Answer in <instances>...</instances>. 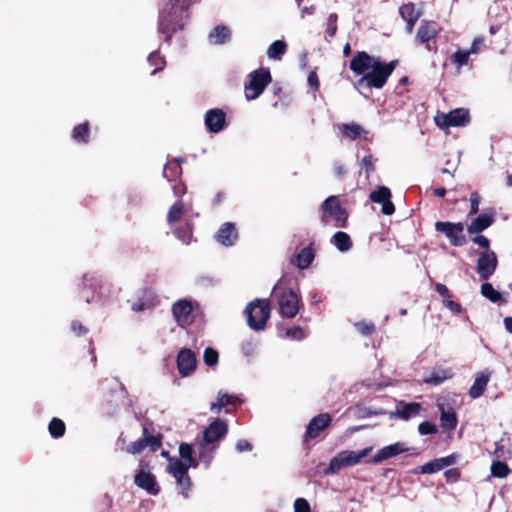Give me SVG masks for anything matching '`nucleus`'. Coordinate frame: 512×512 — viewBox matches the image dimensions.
Wrapping results in <instances>:
<instances>
[{
	"instance_id": "obj_57",
	"label": "nucleus",
	"mask_w": 512,
	"mask_h": 512,
	"mask_svg": "<svg viewBox=\"0 0 512 512\" xmlns=\"http://www.w3.org/2000/svg\"><path fill=\"white\" fill-rule=\"evenodd\" d=\"M310 505L304 498H297L294 502V512H310Z\"/></svg>"
},
{
	"instance_id": "obj_48",
	"label": "nucleus",
	"mask_w": 512,
	"mask_h": 512,
	"mask_svg": "<svg viewBox=\"0 0 512 512\" xmlns=\"http://www.w3.org/2000/svg\"><path fill=\"white\" fill-rule=\"evenodd\" d=\"M399 13L404 20H411L413 17H419V13L416 12L413 3L403 4L399 8Z\"/></svg>"
},
{
	"instance_id": "obj_27",
	"label": "nucleus",
	"mask_w": 512,
	"mask_h": 512,
	"mask_svg": "<svg viewBox=\"0 0 512 512\" xmlns=\"http://www.w3.org/2000/svg\"><path fill=\"white\" fill-rule=\"evenodd\" d=\"M454 373L451 368L434 369L428 376L423 378V382L430 386H439L444 381L451 379Z\"/></svg>"
},
{
	"instance_id": "obj_5",
	"label": "nucleus",
	"mask_w": 512,
	"mask_h": 512,
	"mask_svg": "<svg viewBox=\"0 0 512 512\" xmlns=\"http://www.w3.org/2000/svg\"><path fill=\"white\" fill-rule=\"evenodd\" d=\"M273 294L277 298L281 317L292 319L298 314L301 298L292 288L277 284L273 288Z\"/></svg>"
},
{
	"instance_id": "obj_12",
	"label": "nucleus",
	"mask_w": 512,
	"mask_h": 512,
	"mask_svg": "<svg viewBox=\"0 0 512 512\" xmlns=\"http://www.w3.org/2000/svg\"><path fill=\"white\" fill-rule=\"evenodd\" d=\"M497 255L494 251H483L477 260V273L481 280H488L496 271Z\"/></svg>"
},
{
	"instance_id": "obj_46",
	"label": "nucleus",
	"mask_w": 512,
	"mask_h": 512,
	"mask_svg": "<svg viewBox=\"0 0 512 512\" xmlns=\"http://www.w3.org/2000/svg\"><path fill=\"white\" fill-rule=\"evenodd\" d=\"M153 304V299L145 292L142 297H139L137 301L132 304L131 308L134 312H142L151 308Z\"/></svg>"
},
{
	"instance_id": "obj_26",
	"label": "nucleus",
	"mask_w": 512,
	"mask_h": 512,
	"mask_svg": "<svg viewBox=\"0 0 512 512\" xmlns=\"http://www.w3.org/2000/svg\"><path fill=\"white\" fill-rule=\"evenodd\" d=\"M216 240L224 246H232L238 239V232L234 223L226 222L220 226L216 235Z\"/></svg>"
},
{
	"instance_id": "obj_47",
	"label": "nucleus",
	"mask_w": 512,
	"mask_h": 512,
	"mask_svg": "<svg viewBox=\"0 0 512 512\" xmlns=\"http://www.w3.org/2000/svg\"><path fill=\"white\" fill-rule=\"evenodd\" d=\"M354 327L362 336H370L376 331L374 323L364 320L356 322Z\"/></svg>"
},
{
	"instance_id": "obj_22",
	"label": "nucleus",
	"mask_w": 512,
	"mask_h": 512,
	"mask_svg": "<svg viewBox=\"0 0 512 512\" xmlns=\"http://www.w3.org/2000/svg\"><path fill=\"white\" fill-rule=\"evenodd\" d=\"M422 405L418 402H405L399 401L396 404V409L391 413V417H395L404 421L415 418L420 414Z\"/></svg>"
},
{
	"instance_id": "obj_50",
	"label": "nucleus",
	"mask_w": 512,
	"mask_h": 512,
	"mask_svg": "<svg viewBox=\"0 0 512 512\" xmlns=\"http://www.w3.org/2000/svg\"><path fill=\"white\" fill-rule=\"evenodd\" d=\"M440 470L442 469L437 458L419 467V472L422 474H433Z\"/></svg>"
},
{
	"instance_id": "obj_6",
	"label": "nucleus",
	"mask_w": 512,
	"mask_h": 512,
	"mask_svg": "<svg viewBox=\"0 0 512 512\" xmlns=\"http://www.w3.org/2000/svg\"><path fill=\"white\" fill-rule=\"evenodd\" d=\"M249 81L245 83V97L248 101L257 99L271 83L272 76L268 68H259L248 75Z\"/></svg>"
},
{
	"instance_id": "obj_31",
	"label": "nucleus",
	"mask_w": 512,
	"mask_h": 512,
	"mask_svg": "<svg viewBox=\"0 0 512 512\" xmlns=\"http://www.w3.org/2000/svg\"><path fill=\"white\" fill-rule=\"evenodd\" d=\"M313 243H310L309 246L301 249L299 251V253L297 254L296 256V265L300 268V269H307L311 263L313 262L314 260V257H315V251L313 249Z\"/></svg>"
},
{
	"instance_id": "obj_4",
	"label": "nucleus",
	"mask_w": 512,
	"mask_h": 512,
	"mask_svg": "<svg viewBox=\"0 0 512 512\" xmlns=\"http://www.w3.org/2000/svg\"><path fill=\"white\" fill-rule=\"evenodd\" d=\"M321 223L326 226L332 220L337 228H346L348 225V212L341 205L339 196L327 197L320 206Z\"/></svg>"
},
{
	"instance_id": "obj_3",
	"label": "nucleus",
	"mask_w": 512,
	"mask_h": 512,
	"mask_svg": "<svg viewBox=\"0 0 512 512\" xmlns=\"http://www.w3.org/2000/svg\"><path fill=\"white\" fill-rule=\"evenodd\" d=\"M271 303L269 299H254L245 308L247 325L254 331H262L266 328L271 316Z\"/></svg>"
},
{
	"instance_id": "obj_23",
	"label": "nucleus",
	"mask_w": 512,
	"mask_h": 512,
	"mask_svg": "<svg viewBox=\"0 0 512 512\" xmlns=\"http://www.w3.org/2000/svg\"><path fill=\"white\" fill-rule=\"evenodd\" d=\"M441 427L446 431L455 430L458 418L454 408L450 404L437 403Z\"/></svg>"
},
{
	"instance_id": "obj_58",
	"label": "nucleus",
	"mask_w": 512,
	"mask_h": 512,
	"mask_svg": "<svg viewBox=\"0 0 512 512\" xmlns=\"http://www.w3.org/2000/svg\"><path fill=\"white\" fill-rule=\"evenodd\" d=\"M444 476L448 483H454L460 479L461 472L458 468H451L445 471Z\"/></svg>"
},
{
	"instance_id": "obj_15",
	"label": "nucleus",
	"mask_w": 512,
	"mask_h": 512,
	"mask_svg": "<svg viewBox=\"0 0 512 512\" xmlns=\"http://www.w3.org/2000/svg\"><path fill=\"white\" fill-rule=\"evenodd\" d=\"M332 418L328 413H321L313 417L307 425L304 442L317 438L331 424Z\"/></svg>"
},
{
	"instance_id": "obj_33",
	"label": "nucleus",
	"mask_w": 512,
	"mask_h": 512,
	"mask_svg": "<svg viewBox=\"0 0 512 512\" xmlns=\"http://www.w3.org/2000/svg\"><path fill=\"white\" fill-rule=\"evenodd\" d=\"M90 137V124L88 121L76 125L72 130V139L78 143L87 144Z\"/></svg>"
},
{
	"instance_id": "obj_61",
	"label": "nucleus",
	"mask_w": 512,
	"mask_h": 512,
	"mask_svg": "<svg viewBox=\"0 0 512 512\" xmlns=\"http://www.w3.org/2000/svg\"><path fill=\"white\" fill-rule=\"evenodd\" d=\"M456 460H457L456 454H451L446 457L437 458V461H439V464L441 465V469H444L445 467L455 464Z\"/></svg>"
},
{
	"instance_id": "obj_29",
	"label": "nucleus",
	"mask_w": 512,
	"mask_h": 512,
	"mask_svg": "<svg viewBox=\"0 0 512 512\" xmlns=\"http://www.w3.org/2000/svg\"><path fill=\"white\" fill-rule=\"evenodd\" d=\"M237 401V396L219 391L216 402H212L210 405V410L216 413H220L221 410L225 407H235Z\"/></svg>"
},
{
	"instance_id": "obj_64",
	"label": "nucleus",
	"mask_w": 512,
	"mask_h": 512,
	"mask_svg": "<svg viewBox=\"0 0 512 512\" xmlns=\"http://www.w3.org/2000/svg\"><path fill=\"white\" fill-rule=\"evenodd\" d=\"M435 290L443 299H450L452 297V294L447 286L442 283H437L435 285Z\"/></svg>"
},
{
	"instance_id": "obj_38",
	"label": "nucleus",
	"mask_w": 512,
	"mask_h": 512,
	"mask_svg": "<svg viewBox=\"0 0 512 512\" xmlns=\"http://www.w3.org/2000/svg\"><path fill=\"white\" fill-rule=\"evenodd\" d=\"M471 53L469 50L458 49L450 56V61L459 71L463 66L469 64Z\"/></svg>"
},
{
	"instance_id": "obj_17",
	"label": "nucleus",
	"mask_w": 512,
	"mask_h": 512,
	"mask_svg": "<svg viewBox=\"0 0 512 512\" xmlns=\"http://www.w3.org/2000/svg\"><path fill=\"white\" fill-rule=\"evenodd\" d=\"M391 190L386 186H378L377 190L372 191L369 199L374 203L382 205L381 212L384 215H392L395 212V206L391 201Z\"/></svg>"
},
{
	"instance_id": "obj_37",
	"label": "nucleus",
	"mask_w": 512,
	"mask_h": 512,
	"mask_svg": "<svg viewBox=\"0 0 512 512\" xmlns=\"http://www.w3.org/2000/svg\"><path fill=\"white\" fill-rule=\"evenodd\" d=\"M173 233L175 237L184 244H190L193 238V224L187 222L184 225L177 227Z\"/></svg>"
},
{
	"instance_id": "obj_55",
	"label": "nucleus",
	"mask_w": 512,
	"mask_h": 512,
	"mask_svg": "<svg viewBox=\"0 0 512 512\" xmlns=\"http://www.w3.org/2000/svg\"><path fill=\"white\" fill-rule=\"evenodd\" d=\"M173 182H174V184L172 185V190H173L174 195L178 198L183 197L187 192V187H186L185 183L183 181H181L180 179L173 181Z\"/></svg>"
},
{
	"instance_id": "obj_34",
	"label": "nucleus",
	"mask_w": 512,
	"mask_h": 512,
	"mask_svg": "<svg viewBox=\"0 0 512 512\" xmlns=\"http://www.w3.org/2000/svg\"><path fill=\"white\" fill-rule=\"evenodd\" d=\"M179 455L183 459L181 460L183 464L189 465V468H196L198 466V460L193 457L192 445L181 443L179 446Z\"/></svg>"
},
{
	"instance_id": "obj_1",
	"label": "nucleus",
	"mask_w": 512,
	"mask_h": 512,
	"mask_svg": "<svg viewBox=\"0 0 512 512\" xmlns=\"http://www.w3.org/2000/svg\"><path fill=\"white\" fill-rule=\"evenodd\" d=\"M191 0H166L158 12V32L163 34L165 42L170 44L172 37L182 31L190 17Z\"/></svg>"
},
{
	"instance_id": "obj_59",
	"label": "nucleus",
	"mask_w": 512,
	"mask_h": 512,
	"mask_svg": "<svg viewBox=\"0 0 512 512\" xmlns=\"http://www.w3.org/2000/svg\"><path fill=\"white\" fill-rule=\"evenodd\" d=\"M71 330L76 336H83L88 333V328L85 327L80 321L74 320L71 323Z\"/></svg>"
},
{
	"instance_id": "obj_14",
	"label": "nucleus",
	"mask_w": 512,
	"mask_h": 512,
	"mask_svg": "<svg viewBox=\"0 0 512 512\" xmlns=\"http://www.w3.org/2000/svg\"><path fill=\"white\" fill-rule=\"evenodd\" d=\"M379 58L371 56L366 51H357L352 57L349 69L358 76L366 74Z\"/></svg>"
},
{
	"instance_id": "obj_43",
	"label": "nucleus",
	"mask_w": 512,
	"mask_h": 512,
	"mask_svg": "<svg viewBox=\"0 0 512 512\" xmlns=\"http://www.w3.org/2000/svg\"><path fill=\"white\" fill-rule=\"evenodd\" d=\"M491 475L496 478H505L507 477L511 470L508 465L500 460H495L492 462L491 467Z\"/></svg>"
},
{
	"instance_id": "obj_63",
	"label": "nucleus",
	"mask_w": 512,
	"mask_h": 512,
	"mask_svg": "<svg viewBox=\"0 0 512 512\" xmlns=\"http://www.w3.org/2000/svg\"><path fill=\"white\" fill-rule=\"evenodd\" d=\"M307 81H308V84L309 86L314 90V91H318L319 90V87H320V82H319V78H318V75L315 71H311L308 75V78H307Z\"/></svg>"
},
{
	"instance_id": "obj_40",
	"label": "nucleus",
	"mask_w": 512,
	"mask_h": 512,
	"mask_svg": "<svg viewBox=\"0 0 512 512\" xmlns=\"http://www.w3.org/2000/svg\"><path fill=\"white\" fill-rule=\"evenodd\" d=\"M185 213V207L181 200L176 201L168 210L167 222L173 224L181 219Z\"/></svg>"
},
{
	"instance_id": "obj_42",
	"label": "nucleus",
	"mask_w": 512,
	"mask_h": 512,
	"mask_svg": "<svg viewBox=\"0 0 512 512\" xmlns=\"http://www.w3.org/2000/svg\"><path fill=\"white\" fill-rule=\"evenodd\" d=\"M148 63L151 65V66H154L155 68L153 69V71L151 72V75H155L157 72L161 71L164 69L165 65H166V60L164 58V56H162L160 54L159 51H153L149 54L148 58Z\"/></svg>"
},
{
	"instance_id": "obj_13",
	"label": "nucleus",
	"mask_w": 512,
	"mask_h": 512,
	"mask_svg": "<svg viewBox=\"0 0 512 512\" xmlns=\"http://www.w3.org/2000/svg\"><path fill=\"white\" fill-rule=\"evenodd\" d=\"M162 445L161 438L151 435L146 427L143 428V437L132 442L127 451L131 454H140L146 447L152 452H156Z\"/></svg>"
},
{
	"instance_id": "obj_41",
	"label": "nucleus",
	"mask_w": 512,
	"mask_h": 512,
	"mask_svg": "<svg viewBox=\"0 0 512 512\" xmlns=\"http://www.w3.org/2000/svg\"><path fill=\"white\" fill-rule=\"evenodd\" d=\"M48 431H49L51 437L57 439V438L62 437L65 434L66 425L61 419L54 417L49 422Z\"/></svg>"
},
{
	"instance_id": "obj_35",
	"label": "nucleus",
	"mask_w": 512,
	"mask_h": 512,
	"mask_svg": "<svg viewBox=\"0 0 512 512\" xmlns=\"http://www.w3.org/2000/svg\"><path fill=\"white\" fill-rule=\"evenodd\" d=\"M480 292L483 297L491 301L492 303H505L501 293L494 289L493 285L489 282H485L481 285Z\"/></svg>"
},
{
	"instance_id": "obj_60",
	"label": "nucleus",
	"mask_w": 512,
	"mask_h": 512,
	"mask_svg": "<svg viewBox=\"0 0 512 512\" xmlns=\"http://www.w3.org/2000/svg\"><path fill=\"white\" fill-rule=\"evenodd\" d=\"M472 242L482 247L485 251H491L490 250V241L489 239L484 235H476L472 238Z\"/></svg>"
},
{
	"instance_id": "obj_7",
	"label": "nucleus",
	"mask_w": 512,
	"mask_h": 512,
	"mask_svg": "<svg viewBox=\"0 0 512 512\" xmlns=\"http://www.w3.org/2000/svg\"><path fill=\"white\" fill-rule=\"evenodd\" d=\"M167 470L175 477L179 493L188 498L192 487V480L188 474L189 465H184L180 459H170Z\"/></svg>"
},
{
	"instance_id": "obj_52",
	"label": "nucleus",
	"mask_w": 512,
	"mask_h": 512,
	"mask_svg": "<svg viewBox=\"0 0 512 512\" xmlns=\"http://www.w3.org/2000/svg\"><path fill=\"white\" fill-rule=\"evenodd\" d=\"M470 210L468 212L469 216L476 214L479 211V204L481 201V197L478 192H472L470 194Z\"/></svg>"
},
{
	"instance_id": "obj_32",
	"label": "nucleus",
	"mask_w": 512,
	"mask_h": 512,
	"mask_svg": "<svg viewBox=\"0 0 512 512\" xmlns=\"http://www.w3.org/2000/svg\"><path fill=\"white\" fill-rule=\"evenodd\" d=\"M331 243L341 252H346L353 246L350 236L343 231H337L332 236Z\"/></svg>"
},
{
	"instance_id": "obj_8",
	"label": "nucleus",
	"mask_w": 512,
	"mask_h": 512,
	"mask_svg": "<svg viewBox=\"0 0 512 512\" xmlns=\"http://www.w3.org/2000/svg\"><path fill=\"white\" fill-rule=\"evenodd\" d=\"M435 230L443 233L452 246L462 247L467 243V238L463 234L464 224L462 222L437 221Z\"/></svg>"
},
{
	"instance_id": "obj_18",
	"label": "nucleus",
	"mask_w": 512,
	"mask_h": 512,
	"mask_svg": "<svg viewBox=\"0 0 512 512\" xmlns=\"http://www.w3.org/2000/svg\"><path fill=\"white\" fill-rule=\"evenodd\" d=\"M176 362L178 371L183 377L191 375L197 365L196 355L189 348H183L178 352Z\"/></svg>"
},
{
	"instance_id": "obj_44",
	"label": "nucleus",
	"mask_w": 512,
	"mask_h": 512,
	"mask_svg": "<svg viewBox=\"0 0 512 512\" xmlns=\"http://www.w3.org/2000/svg\"><path fill=\"white\" fill-rule=\"evenodd\" d=\"M210 38H215L216 44H223L230 38V30L227 26L217 25L209 35Z\"/></svg>"
},
{
	"instance_id": "obj_62",
	"label": "nucleus",
	"mask_w": 512,
	"mask_h": 512,
	"mask_svg": "<svg viewBox=\"0 0 512 512\" xmlns=\"http://www.w3.org/2000/svg\"><path fill=\"white\" fill-rule=\"evenodd\" d=\"M483 45L484 38L482 36H478L473 39L472 44L468 50L471 54H477L480 51L481 46Z\"/></svg>"
},
{
	"instance_id": "obj_10",
	"label": "nucleus",
	"mask_w": 512,
	"mask_h": 512,
	"mask_svg": "<svg viewBox=\"0 0 512 512\" xmlns=\"http://www.w3.org/2000/svg\"><path fill=\"white\" fill-rule=\"evenodd\" d=\"M440 32V27L435 21L423 20L418 28L416 40L426 45L430 52H437L435 38Z\"/></svg>"
},
{
	"instance_id": "obj_53",
	"label": "nucleus",
	"mask_w": 512,
	"mask_h": 512,
	"mask_svg": "<svg viewBox=\"0 0 512 512\" xmlns=\"http://www.w3.org/2000/svg\"><path fill=\"white\" fill-rule=\"evenodd\" d=\"M418 432L421 435H431L437 432V427L429 421H424L418 425Z\"/></svg>"
},
{
	"instance_id": "obj_16",
	"label": "nucleus",
	"mask_w": 512,
	"mask_h": 512,
	"mask_svg": "<svg viewBox=\"0 0 512 512\" xmlns=\"http://www.w3.org/2000/svg\"><path fill=\"white\" fill-rule=\"evenodd\" d=\"M228 433V424L224 419H215L206 427L203 432V441L207 444H213L223 439Z\"/></svg>"
},
{
	"instance_id": "obj_54",
	"label": "nucleus",
	"mask_w": 512,
	"mask_h": 512,
	"mask_svg": "<svg viewBox=\"0 0 512 512\" xmlns=\"http://www.w3.org/2000/svg\"><path fill=\"white\" fill-rule=\"evenodd\" d=\"M372 155H366L362 159V166L365 168L366 177L369 178L370 174L375 171V163Z\"/></svg>"
},
{
	"instance_id": "obj_24",
	"label": "nucleus",
	"mask_w": 512,
	"mask_h": 512,
	"mask_svg": "<svg viewBox=\"0 0 512 512\" xmlns=\"http://www.w3.org/2000/svg\"><path fill=\"white\" fill-rule=\"evenodd\" d=\"M408 450L409 449L405 447L404 443L397 442L381 448L368 462L372 464H379L391 457L407 452Z\"/></svg>"
},
{
	"instance_id": "obj_11",
	"label": "nucleus",
	"mask_w": 512,
	"mask_h": 512,
	"mask_svg": "<svg viewBox=\"0 0 512 512\" xmlns=\"http://www.w3.org/2000/svg\"><path fill=\"white\" fill-rule=\"evenodd\" d=\"M469 121V113L463 108H457L447 114L435 117V122L440 128L464 126Z\"/></svg>"
},
{
	"instance_id": "obj_2",
	"label": "nucleus",
	"mask_w": 512,
	"mask_h": 512,
	"mask_svg": "<svg viewBox=\"0 0 512 512\" xmlns=\"http://www.w3.org/2000/svg\"><path fill=\"white\" fill-rule=\"evenodd\" d=\"M398 60H392L390 62H382L380 58L375 61L370 71L363 74L357 82L356 86H366L368 88L382 89L388 82L389 77L392 75L396 67L398 66Z\"/></svg>"
},
{
	"instance_id": "obj_56",
	"label": "nucleus",
	"mask_w": 512,
	"mask_h": 512,
	"mask_svg": "<svg viewBox=\"0 0 512 512\" xmlns=\"http://www.w3.org/2000/svg\"><path fill=\"white\" fill-rule=\"evenodd\" d=\"M442 304L445 308L449 309L451 312L455 314H459L462 312L463 308L460 303L455 302L450 299H443Z\"/></svg>"
},
{
	"instance_id": "obj_30",
	"label": "nucleus",
	"mask_w": 512,
	"mask_h": 512,
	"mask_svg": "<svg viewBox=\"0 0 512 512\" xmlns=\"http://www.w3.org/2000/svg\"><path fill=\"white\" fill-rule=\"evenodd\" d=\"M182 159L181 158H175L171 161H169L164 169H163V176L169 181V182H173V181H176V180H179L181 175H182V167H181V163H182Z\"/></svg>"
},
{
	"instance_id": "obj_19",
	"label": "nucleus",
	"mask_w": 512,
	"mask_h": 512,
	"mask_svg": "<svg viewBox=\"0 0 512 512\" xmlns=\"http://www.w3.org/2000/svg\"><path fill=\"white\" fill-rule=\"evenodd\" d=\"M192 311V303L186 299L178 300L172 306L173 317L180 327H186L191 324Z\"/></svg>"
},
{
	"instance_id": "obj_36",
	"label": "nucleus",
	"mask_w": 512,
	"mask_h": 512,
	"mask_svg": "<svg viewBox=\"0 0 512 512\" xmlns=\"http://www.w3.org/2000/svg\"><path fill=\"white\" fill-rule=\"evenodd\" d=\"M340 130L342 134L348 138L349 140H356L361 137L363 133H366L363 127L354 122L352 123H344Z\"/></svg>"
},
{
	"instance_id": "obj_39",
	"label": "nucleus",
	"mask_w": 512,
	"mask_h": 512,
	"mask_svg": "<svg viewBox=\"0 0 512 512\" xmlns=\"http://www.w3.org/2000/svg\"><path fill=\"white\" fill-rule=\"evenodd\" d=\"M286 49L287 44L283 40H276L268 47L267 55L271 59L280 60Z\"/></svg>"
},
{
	"instance_id": "obj_49",
	"label": "nucleus",
	"mask_w": 512,
	"mask_h": 512,
	"mask_svg": "<svg viewBox=\"0 0 512 512\" xmlns=\"http://www.w3.org/2000/svg\"><path fill=\"white\" fill-rule=\"evenodd\" d=\"M203 359H204V363L207 366L213 367L218 363L219 354L215 349H213L211 347H207L204 350Z\"/></svg>"
},
{
	"instance_id": "obj_45",
	"label": "nucleus",
	"mask_w": 512,
	"mask_h": 512,
	"mask_svg": "<svg viewBox=\"0 0 512 512\" xmlns=\"http://www.w3.org/2000/svg\"><path fill=\"white\" fill-rule=\"evenodd\" d=\"M338 15L336 13H331L327 18V27L325 30V39L329 41L330 38H333L338 30Z\"/></svg>"
},
{
	"instance_id": "obj_9",
	"label": "nucleus",
	"mask_w": 512,
	"mask_h": 512,
	"mask_svg": "<svg viewBox=\"0 0 512 512\" xmlns=\"http://www.w3.org/2000/svg\"><path fill=\"white\" fill-rule=\"evenodd\" d=\"M373 447H367L361 451H342L336 457L331 459L329 469L332 472L339 471L343 467L353 466L358 464L363 458L367 457Z\"/></svg>"
},
{
	"instance_id": "obj_21",
	"label": "nucleus",
	"mask_w": 512,
	"mask_h": 512,
	"mask_svg": "<svg viewBox=\"0 0 512 512\" xmlns=\"http://www.w3.org/2000/svg\"><path fill=\"white\" fill-rule=\"evenodd\" d=\"M134 483L150 495L157 496L160 493V486L151 472L140 470L134 477Z\"/></svg>"
},
{
	"instance_id": "obj_20",
	"label": "nucleus",
	"mask_w": 512,
	"mask_h": 512,
	"mask_svg": "<svg viewBox=\"0 0 512 512\" xmlns=\"http://www.w3.org/2000/svg\"><path fill=\"white\" fill-rule=\"evenodd\" d=\"M205 126L210 133H219L226 126V113L220 108L209 109L205 114Z\"/></svg>"
},
{
	"instance_id": "obj_28",
	"label": "nucleus",
	"mask_w": 512,
	"mask_h": 512,
	"mask_svg": "<svg viewBox=\"0 0 512 512\" xmlns=\"http://www.w3.org/2000/svg\"><path fill=\"white\" fill-rule=\"evenodd\" d=\"M494 223L493 214L478 215L467 227L469 234H479Z\"/></svg>"
},
{
	"instance_id": "obj_51",
	"label": "nucleus",
	"mask_w": 512,
	"mask_h": 512,
	"mask_svg": "<svg viewBox=\"0 0 512 512\" xmlns=\"http://www.w3.org/2000/svg\"><path fill=\"white\" fill-rule=\"evenodd\" d=\"M285 335L289 339L300 341V340L304 339L305 332L302 327L293 326L286 330Z\"/></svg>"
},
{
	"instance_id": "obj_25",
	"label": "nucleus",
	"mask_w": 512,
	"mask_h": 512,
	"mask_svg": "<svg viewBox=\"0 0 512 512\" xmlns=\"http://www.w3.org/2000/svg\"><path fill=\"white\" fill-rule=\"evenodd\" d=\"M491 378V371L488 369L482 370L475 375L474 383L468 391V395L472 399L481 397Z\"/></svg>"
}]
</instances>
